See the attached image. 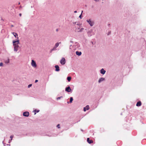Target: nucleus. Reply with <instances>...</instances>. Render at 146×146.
<instances>
[{
	"instance_id": "nucleus-29",
	"label": "nucleus",
	"mask_w": 146,
	"mask_h": 146,
	"mask_svg": "<svg viewBox=\"0 0 146 146\" xmlns=\"http://www.w3.org/2000/svg\"><path fill=\"white\" fill-rule=\"evenodd\" d=\"M19 15L20 16H21L22 15H21V13H20L19 14Z\"/></svg>"
},
{
	"instance_id": "nucleus-26",
	"label": "nucleus",
	"mask_w": 146,
	"mask_h": 146,
	"mask_svg": "<svg viewBox=\"0 0 146 146\" xmlns=\"http://www.w3.org/2000/svg\"><path fill=\"white\" fill-rule=\"evenodd\" d=\"M38 81V80H36L35 81V82L36 83Z\"/></svg>"
},
{
	"instance_id": "nucleus-25",
	"label": "nucleus",
	"mask_w": 146,
	"mask_h": 146,
	"mask_svg": "<svg viewBox=\"0 0 146 146\" xmlns=\"http://www.w3.org/2000/svg\"><path fill=\"white\" fill-rule=\"evenodd\" d=\"M59 126H60V125L58 124L57 126V127H58V128H60Z\"/></svg>"
},
{
	"instance_id": "nucleus-22",
	"label": "nucleus",
	"mask_w": 146,
	"mask_h": 146,
	"mask_svg": "<svg viewBox=\"0 0 146 146\" xmlns=\"http://www.w3.org/2000/svg\"><path fill=\"white\" fill-rule=\"evenodd\" d=\"M31 86H32L31 84H29L28 85V88H29Z\"/></svg>"
},
{
	"instance_id": "nucleus-17",
	"label": "nucleus",
	"mask_w": 146,
	"mask_h": 146,
	"mask_svg": "<svg viewBox=\"0 0 146 146\" xmlns=\"http://www.w3.org/2000/svg\"><path fill=\"white\" fill-rule=\"evenodd\" d=\"M61 43V42H60L59 43H58V42H57V43H56V44H55V48H57V47L59 45V44H60Z\"/></svg>"
},
{
	"instance_id": "nucleus-20",
	"label": "nucleus",
	"mask_w": 146,
	"mask_h": 146,
	"mask_svg": "<svg viewBox=\"0 0 146 146\" xmlns=\"http://www.w3.org/2000/svg\"><path fill=\"white\" fill-rule=\"evenodd\" d=\"M9 62V59H8V60L7 61H5V62L6 63H8Z\"/></svg>"
},
{
	"instance_id": "nucleus-12",
	"label": "nucleus",
	"mask_w": 146,
	"mask_h": 146,
	"mask_svg": "<svg viewBox=\"0 0 146 146\" xmlns=\"http://www.w3.org/2000/svg\"><path fill=\"white\" fill-rule=\"evenodd\" d=\"M84 29L83 28H82L81 29H76V31H77L78 32H81L82 31V30Z\"/></svg>"
},
{
	"instance_id": "nucleus-27",
	"label": "nucleus",
	"mask_w": 146,
	"mask_h": 146,
	"mask_svg": "<svg viewBox=\"0 0 146 146\" xmlns=\"http://www.w3.org/2000/svg\"><path fill=\"white\" fill-rule=\"evenodd\" d=\"M79 17L81 19V14L80 15Z\"/></svg>"
},
{
	"instance_id": "nucleus-3",
	"label": "nucleus",
	"mask_w": 146,
	"mask_h": 146,
	"mask_svg": "<svg viewBox=\"0 0 146 146\" xmlns=\"http://www.w3.org/2000/svg\"><path fill=\"white\" fill-rule=\"evenodd\" d=\"M87 21L88 23L91 26H92L93 25L94 23V22L91 21L90 20H87Z\"/></svg>"
},
{
	"instance_id": "nucleus-8",
	"label": "nucleus",
	"mask_w": 146,
	"mask_h": 146,
	"mask_svg": "<svg viewBox=\"0 0 146 146\" xmlns=\"http://www.w3.org/2000/svg\"><path fill=\"white\" fill-rule=\"evenodd\" d=\"M87 141L88 143L91 144L93 142V141L91 140H90V138H88L87 139Z\"/></svg>"
},
{
	"instance_id": "nucleus-7",
	"label": "nucleus",
	"mask_w": 146,
	"mask_h": 146,
	"mask_svg": "<svg viewBox=\"0 0 146 146\" xmlns=\"http://www.w3.org/2000/svg\"><path fill=\"white\" fill-rule=\"evenodd\" d=\"M89 109V107L88 105H87L84 108V111H85L86 110H88Z\"/></svg>"
},
{
	"instance_id": "nucleus-16",
	"label": "nucleus",
	"mask_w": 146,
	"mask_h": 146,
	"mask_svg": "<svg viewBox=\"0 0 146 146\" xmlns=\"http://www.w3.org/2000/svg\"><path fill=\"white\" fill-rule=\"evenodd\" d=\"M104 79H105L104 78H100V79L99 80L98 82L99 83H100L102 81H104Z\"/></svg>"
},
{
	"instance_id": "nucleus-2",
	"label": "nucleus",
	"mask_w": 146,
	"mask_h": 146,
	"mask_svg": "<svg viewBox=\"0 0 146 146\" xmlns=\"http://www.w3.org/2000/svg\"><path fill=\"white\" fill-rule=\"evenodd\" d=\"M60 64L62 65L65 64L66 63V60L65 58L63 57L62 58L60 61Z\"/></svg>"
},
{
	"instance_id": "nucleus-4",
	"label": "nucleus",
	"mask_w": 146,
	"mask_h": 146,
	"mask_svg": "<svg viewBox=\"0 0 146 146\" xmlns=\"http://www.w3.org/2000/svg\"><path fill=\"white\" fill-rule=\"evenodd\" d=\"M31 65L33 66L34 67H36V63L33 60H32Z\"/></svg>"
},
{
	"instance_id": "nucleus-23",
	"label": "nucleus",
	"mask_w": 146,
	"mask_h": 146,
	"mask_svg": "<svg viewBox=\"0 0 146 146\" xmlns=\"http://www.w3.org/2000/svg\"><path fill=\"white\" fill-rule=\"evenodd\" d=\"M56 48H55V47L54 46V47L53 48L52 50H52H55V49H56Z\"/></svg>"
},
{
	"instance_id": "nucleus-15",
	"label": "nucleus",
	"mask_w": 146,
	"mask_h": 146,
	"mask_svg": "<svg viewBox=\"0 0 146 146\" xmlns=\"http://www.w3.org/2000/svg\"><path fill=\"white\" fill-rule=\"evenodd\" d=\"M75 28L76 29H79V28H80V24H77L75 26Z\"/></svg>"
},
{
	"instance_id": "nucleus-5",
	"label": "nucleus",
	"mask_w": 146,
	"mask_h": 146,
	"mask_svg": "<svg viewBox=\"0 0 146 146\" xmlns=\"http://www.w3.org/2000/svg\"><path fill=\"white\" fill-rule=\"evenodd\" d=\"M65 91L68 92H70L72 91V89L70 86H68L66 88Z\"/></svg>"
},
{
	"instance_id": "nucleus-34",
	"label": "nucleus",
	"mask_w": 146,
	"mask_h": 146,
	"mask_svg": "<svg viewBox=\"0 0 146 146\" xmlns=\"http://www.w3.org/2000/svg\"><path fill=\"white\" fill-rule=\"evenodd\" d=\"M19 4V5H20V2H19V4Z\"/></svg>"
},
{
	"instance_id": "nucleus-32",
	"label": "nucleus",
	"mask_w": 146,
	"mask_h": 146,
	"mask_svg": "<svg viewBox=\"0 0 146 146\" xmlns=\"http://www.w3.org/2000/svg\"><path fill=\"white\" fill-rule=\"evenodd\" d=\"M56 31H58V29H56Z\"/></svg>"
},
{
	"instance_id": "nucleus-33",
	"label": "nucleus",
	"mask_w": 146,
	"mask_h": 146,
	"mask_svg": "<svg viewBox=\"0 0 146 146\" xmlns=\"http://www.w3.org/2000/svg\"><path fill=\"white\" fill-rule=\"evenodd\" d=\"M11 26L12 27H13V25H11Z\"/></svg>"
},
{
	"instance_id": "nucleus-36",
	"label": "nucleus",
	"mask_w": 146,
	"mask_h": 146,
	"mask_svg": "<svg viewBox=\"0 0 146 146\" xmlns=\"http://www.w3.org/2000/svg\"><path fill=\"white\" fill-rule=\"evenodd\" d=\"M36 113H35V114H36Z\"/></svg>"
},
{
	"instance_id": "nucleus-30",
	"label": "nucleus",
	"mask_w": 146,
	"mask_h": 146,
	"mask_svg": "<svg viewBox=\"0 0 146 146\" xmlns=\"http://www.w3.org/2000/svg\"><path fill=\"white\" fill-rule=\"evenodd\" d=\"M76 12H77V11H74V13H76Z\"/></svg>"
},
{
	"instance_id": "nucleus-6",
	"label": "nucleus",
	"mask_w": 146,
	"mask_h": 146,
	"mask_svg": "<svg viewBox=\"0 0 146 146\" xmlns=\"http://www.w3.org/2000/svg\"><path fill=\"white\" fill-rule=\"evenodd\" d=\"M23 115L25 117H28L29 115V113L28 111H26L23 112Z\"/></svg>"
},
{
	"instance_id": "nucleus-31",
	"label": "nucleus",
	"mask_w": 146,
	"mask_h": 146,
	"mask_svg": "<svg viewBox=\"0 0 146 146\" xmlns=\"http://www.w3.org/2000/svg\"><path fill=\"white\" fill-rule=\"evenodd\" d=\"M1 20H2V21H4V20L3 19H1Z\"/></svg>"
},
{
	"instance_id": "nucleus-18",
	"label": "nucleus",
	"mask_w": 146,
	"mask_h": 146,
	"mask_svg": "<svg viewBox=\"0 0 146 146\" xmlns=\"http://www.w3.org/2000/svg\"><path fill=\"white\" fill-rule=\"evenodd\" d=\"M71 77H68L67 78V79L68 82H70L71 80Z\"/></svg>"
},
{
	"instance_id": "nucleus-13",
	"label": "nucleus",
	"mask_w": 146,
	"mask_h": 146,
	"mask_svg": "<svg viewBox=\"0 0 146 146\" xmlns=\"http://www.w3.org/2000/svg\"><path fill=\"white\" fill-rule=\"evenodd\" d=\"M76 53L77 55L78 56H80L82 54V52H79L78 51H77L76 52Z\"/></svg>"
},
{
	"instance_id": "nucleus-24",
	"label": "nucleus",
	"mask_w": 146,
	"mask_h": 146,
	"mask_svg": "<svg viewBox=\"0 0 146 146\" xmlns=\"http://www.w3.org/2000/svg\"><path fill=\"white\" fill-rule=\"evenodd\" d=\"M3 66V63L2 62L0 63V66Z\"/></svg>"
},
{
	"instance_id": "nucleus-14",
	"label": "nucleus",
	"mask_w": 146,
	"mask_h": 146,
	"mask_svg": "<svg viewBox=\"0 0 146 146\" xmlns=\"http://www.w3.org/2000/svg\"><path fill=\"white\" fill-rule=\"evenodd\" d=\"M105 72L106 71L103 68L101 70L100 72L101 74H104L105 73Z\"/></svg>"
},
{
	"instance_id": "nucleus-21",
	"label": "nucleus",
	"mask_w": 146,
	"mask_h": 146,
	"mask_svg": "<svg viewBox=\"0 0 146 146\" xmlns=\"http://www.w3.org/2000/svg\"><path fill=\"white\" fill-rule=\"evenodd\" d=\"M13 137V135H12L10 136V138L11 139V141L12 140Z\"/></svg>"
},
{
	"instance_id": "nucleus-9",
	"label": "nucleus",
	"mask_w": 146,
	"mask_h": 146,
	"mask_svg": "<svg viewBox=\"0 0 146 146\" xmlns=\"http://www.w3.org/2000/svg\"><path fill=\"white\" fill-rule=\"evenodd\" d=\"M12 34L14 35V36L16 38H17L18 39L19 38L18 37V34L15 33L13 32L12 33Z\"/></svg>"
},
{
	"instance_id": "nucleus-19",
	"label": "nucleus",
	"mask_w": 146,
	"mask_h": 146,
	"mask_svg": "<svg viewBox=\"0 0 146 146\" xmlns=\"http://www.w3.org/2000/svg\"><path fill=\"white\" fill-rule=\"evenodd\" d=\"M73 99L72 97H71L70 98V102L71 103L73 101Z\"/></svg>"
},
{
	"instance_id": "nucleus-11",
	"label": "nucleus",
	"mask_w": 146,
	"mask_h": 146,
	"mask_svg": "<svg viewBox=\"0 0 146 146\" xmlns=\"http://www.w3.org/2000/svg\"><path fill=\"white\" fill-rule=\"evenodd\" d=\"M141 105V101H139L138 102L136 105V106H140Z\"/></svg>"
},
{
	"instance_id": "nucleus-10",
	"label": "nucleus",
	"mask_w": 146,
	"mask_h": 146,
	"mask_svg": "<svg viewBox=\"0 0 146 146\" xmlns=\"http://www.w3.org/2000/svg\"><path fill=\"white\" fill-rule=\"evenodd\" d=\"M55 68H56L55 71H59L60 70L59 68V66L57 65L55 66Z\"/></svg>"
},
{
	"instance_id": "nucleus-1",
	"label": "nucleus",
	"mask_w": 146,
	"mask_h": 146,
	"mask_svg": "<svg viewBox=\"0 0 146 146\" xmlns=\"http://www.w3.org/2000/svg\"><path fill=\"white\" fill-rule=\"evenodd\" d=\"M13 46H14V50L15 52H17L19 48V39H17L16 40H13Z\"/></svg>"
},
{
	"instance_id": "nucleus-28",
	"label": "nucleus",
	"mask_w": 146,
	"mask_h": 146,
	"mask_svg": "<svg viewBox=\"0 0 146 146\" xmlns=\"http://www.w3.org/2000/svg\"><path fill=\"white\" fill-rule=\"evenodd\" d=\"M61 97H58V98H57V100H58V99H60V98H61Z\"/></svg>"
},
{
	"instance_id": "nucleus-35",
	"label": "nucleus",
	"mask_w": 146,
	"mask_h": 146,
	"mask_svg": "<svg viewBox=\"0 0 146 146\" xmlns=\"http://www.w3.org/2000/svg\"><path fill=\"white\" fill-rule=\"evenodd\" d=\"M83 12V11H82V13Z\"/></svg>"
}]
</instances>
